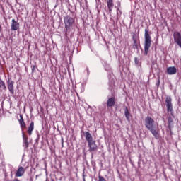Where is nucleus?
Returning <instances> with one entry per match:
<instances>
[{"label": "nucleus", "instance_id": "f257e3e1", "mask_svg": "<svg viewBox=\"0 0 181 181\" xmlns=\"http://www.w3.org/2000/svg\"><path fill=\"white\" fill-rule=\"evenodd\" d=\"M145 127L151 132L156 139H159V132L156 130V127L155 125V120L152 117L148 116L145 119Z\"/></svg>", "mask_w": 181, "mask_h": 181}, {"label": "nucleus", "instance_id": "f03ea898", "mask_svg": "<svg viewBox=\"0 0 181 181\" xmlns=\"http://www.w3.org/2000/svg\"><path fill=\"white\" fill-rule=\"evenodd\" d=\"M144 39V54L146 56L149 49H151V43L152 42L151 35L146 29L145 30Z\"/></svg>", "mask_w": 181, "mask_h": 181}, {"label": "nucleus", "instance_id": "7ed1b4c3", "mask_svg": "<svg viewBox=\"0 0 181 181\" xmlns=\"http://www.w3.org/2000/svg\"><path fill=\"white\" fill-rule=\"evenodd\" d=\"M64 22L65 25V28L66 30H69L71 26H73V23H74V18L66 16L64 18Z\"/></svg>", "mask_w": 181, "mask_h": 181}, {"label": "nucleus", "instance_id": "20e7f679", "mask_svg": "<svg viewBox=\"0 0 181 181\" xmlns=\"http://www.w3.org/2000/svg\"><path fill=\"white\" fill-rule=\"evenodd\" d=\"M165 104L167 107V112H169L171 115H173V105H172V98H170V96L166 97Z\"/></svg>", "mask_w": 181, "mask_h": 181}, {"label": "nucleus", "instance_id": "39448f33", "mask_svg": "<svg viewBox=\"0 0 181 181\" xmlns=\"http://www.w3.org/2000/svg\"><path fill=\"white\" fill-rule=\"evenodd\" d=\"M7 83H8V89L10 91V93L11 94V95H13V94H15V89L13 87L15 82L11 79H8Z\"/></svg>", "mask_w": 181, "mask_h": 181}, {"label": "nucleus", "instance_id": "423d86ee", "mask_svg": "<svg viewBox=\"0 0 181 181\" xmlns=\"http://www.w3.org/2000/svg\"><path fill=\"white\" fill-rule=\"evenodd\" d=\"M19 23L16 21L15 19H12L11 25V30H18L19 29Z\"/></svg>", "mask_w": 181, "mask_h": 181}, {"label": "nucleus", "instance_id": "0eeeda50", "mask_svg": "<svg viewBox=\"0 0 181 181\" xmlns=\"http://www.w3.org/2000/svg\"><path fill=\"white\" fill-rule=\"evenodd\" d=\"M25 175V168L23 167H19L16 173V177H22Z\"/></svg>", "mask_w": 181, "mask_h": 181}, {"label": "nucleus", "instance_id": "6e6552de", "mask_svg": "<svg viewBox=\"0 0 181 181\" xmlns=\"http://www.w3.org/2000/svg\"><path fill=\"white\" fill-rule=\"evenodd\" d=\"M89 151L90 152H94V151H97V144H95V141H90L88 143Z\"/></svg>", "mask_w": 181, "mask_h": 181}, {"label": "nucleus", "instance_id": "1a4fd4ad", "mask_svg": "<svg viewBox=\"0 0 181 181\" xmlns=\"http://www.w3.org/2000/svg\"><path fill=\"white\" fill-rule=\"evenodd\" d=\"M177 70L176 69V66H170L167 69V73L172 76L173 74H176Z\"/></svg>", "mask_w": 181, "mask_h": 181}, {"label": "nucleus", "instance_id": "9d476101", "mask_svg": "<svg viewBox=\"0 0 181 181\" xmlns=\"http://www.w3.org/2000/svg\"><path fill=\"white\" fill-rule=\"evenodd\" d=\"M115 105V98L112 97L108 98L107 102V106L109 107H114Z\"/></svg>", "mask_w": 181, "mask_h": 181}, {"label": "nucleus", "instance_id": "9b49d317", "mask_svg": "<svg viewBox=\"0 0 181 181\" xmlns=\"http://www.w3.org/2000/svg\"><path fill=\"white\" fill-rule=\"evenodd\" d=\"M23 146L25 149H28V148H29V142L28 141V137L25 136V133H23Z\"/></svg>", "mask_w": 181, "mask_h": 181}, {"label": "nucleus", "instance_id": "f8f14e48", "mask_svg": "<svg viewBox=\"0 0 181 181\" xmlns=\"http://www.w3.org/2000/svg\"><path fill=\"white\" fill-rule=\"evenodd\" d=\"M85 138H86V140L87 141L88 144L93 141V136H91V134H90V132H85Z\"/></svg>", "mask_w": 181, "mask_h": 181}, {"label": "nucleus", "instance_id": "ddd939ff", "mask_svg": "<svg viewBox=\"0 0 181 181\" xmlns=\"http://www.w3.org/2000/svg\"><path fill=\"white\" fill-rule=\"evenodd\" d=\"M34 129H35V123L32 122L28 127V134L32 135V132H33Z\"/></svg>", "mask_w": 181, "mask_h": 181}, {"label": "nucleus", "instance_id": "4468645a", "mask_svg": "<svg viewBox=\"0 0 181 181\" xmlns=\"http://www.w3.org/2000/svg\"><path fill=\"white\" fill-rule=\"evenodd\" d=\"M107 5L109 9V12L111 13L114 6V1L112 0H109L107 3Z\"/></svg>", "mask_w": 181, "mask_h": 181}, {"label": "nucleus", "instance_id": "2eb2a0df", "mask_svg": "<svg viewBox=\"0 0 181 181\" xmlns=\"http://www.w3.org/2000/svg\"><path fill=\"white\" fill-rule=\"evenodd\" d=\"M19 124L21 128H26V124H25V121L23 120V116L20 115Z\"/></svg>", "mask_w": 181, "mask_h": 181}, {"label": "nucleus", "instance_id": "dca6fc26", "mask_svg": "<svg viewBox=\"0 0 181 181\" xmlns=\"http://www.w3.org/2000/svg\"><path fill=\"white\" fill-rule=\"evenodd\" d=\"M0 90H6V86L2 79H0Z\"/></svg>", "mask_w": 181, "mask_h": 181}, {"label": "nucleus", "instance_id": "f3484780", "mask_svg": "<svg viewBox=\"0 0 181 181\" xmlns=\"http://www.w3.org/2000/svg\"><path fill=\"white\" fill-rule=\"evenodd\" d=\"M124 115L127 119V121H129V111L128 110V107L124 108Z\"/></svg>", "mask_w": 181, "mask_h": 181}, {"label": "nucleus", "instance_id": "a211bd4d", "mask_svg": "<svg viewBox=\"0 0 181 181\" xmlns=\"http://www.w3.org/2000/svg\"><path fill=\"white\" fill-rule=\"evenodd\" d=\"M133 41H134L133 47L134 49H138V44L136 43V40L135 39V37H133Z\"/></svg>", "mask_w": 181, "mask_h": 181}, {"label": "nucleus", "instance_id": "6ab92c4d", "mask_svg": "<svg viewBox=\"0 0 181 181\" xmlns=\"http://www.w3.org/2000/svg\"><path fill=\"white\" fill-rule=\"evenodd\" d=\"M81 89L80 90V93H83L84 91V88H83V84L81 85Z\"/></svg>", "mask_w": 181, "mask_h": 181}, {"label": "nucleus", "instance_id": "aec40b11", "mask_svg": "<svg viewBox=\"0 0 181 181\" xmlns=\"http://www.w3.org/2000/svg\"><path fill=\"white\" fill-rule=\"evenodd\" d=\"M136 64H138V59L136 58H135V60H134Z\"/></svg>", "mask_w": 181, "mask_h": 181}, {"label": "nucleus", "instance_id": "412c9836", "mask_svg": "<svg viewBox=\"0 0 181 181\" xmlns=\"http://www.w3.org/2000/svg\"><path fill=\"white\" fill-rule=\"evenodd\" d=\"M168 122H169V124H170L172 122V120L169 119Z\"/></svg>", "mask_w": 181, "mask_h": 181}, {"label": "nucleus", "instance_id": "4be33fe9", "mask_svg": "<svg viewBox=\"0 0 181 181\" xmlns=\"http://www.w3.org/2000/svg\"><path fill=\"white\" fill-rule=\"evenodd\" d=\"M117 11H118L119 12H121V11H120L119 9H117Z\"/></svg>", "mask_w": 181, "mask_h": 181}, {"label": "nucleus", "instance_id": "5701e85b", "mask_svg": "<svg viewBox=\"0 0 181 181\" xmlns=\"http://www.w3.org/2000/svg\"><path fill=\"white\" fill-rule=\"evenodd\" d=\"M119 13H121V11H119Z\"/></svg>", "mask_w": 181, "mask_h": 181}, {"label": "nucleus", "instance_id": "b1692460", "mask_svg": "<svg viewBox=\"0 0 181 181\" xmlns=\"http://www.w3.org/2000/svg\"><path fill=\"white\" fill-rule=\"evenodd\" d=\"M83 181H86V179H83Z\"/></svg>", "mask_w": 181, "mask_h": 181}]
</instances>
